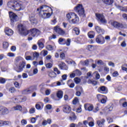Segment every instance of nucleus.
Here are the masks:
<instances>
[{"label": "nucleus", "instance_id": "nucleus-9", "mask_svg": "<svg viewBox=\"0 0 127 127\" xmlns=\"http://www.w3.org/2000/svg\"><path fill=\"white\" fill-rule=\"evenodd\" d=\"M54 30L60 34V35H64L65 34V31L63 30L59 26L54 27Z\"/></svg>", "mask_w": 127, "mask_h": 127}, {"label": "nucleus", "instance_id": "nucleus-42", "mask_svg": "<svg viewBox=\"0 0 127 127\" xmlns=\"http://www.w3.org/2000/svg\"><path fill=\"white\" fill-rule=\"evenodd\" d=\"M74 80L75 84H79V83L81 82V79H80L79 77L74 78Z\"/></svg>", "mask_w": 127, "mask_h": 127}, {"label": "nucleus", "instance_id": "nucleus-16", "mask_svg": "<svg viewBox=\"0 0 127 127\" xmlns=\"http://www.w3.org/2000/svg\"><path fill=\"white\" fill-rule=\"evenodd\" d=\"M75 89L77 90L75 95L77 96V97H80L81 95V92H83V88L80 86H76Z\"/></svg>", "mask_w": 127, "mask_h": 127}, {"label": "nucleus", "instance_id": "nucleus-28", "mask_svg": "<svg viewBox=\"0 0 127 127\" xmlns=\"http://www.w3.org/2000/svg\"><path fill=\"white\" fill-rule=\"evenodd\" d=\"M42 40H43V39L40 40L37 42L39 48H41V49L44 47V44L42 43Z\"/></svg>", "mask_w": 127, "mask_h": 127}, {"label": "nucleus", "instance_id": "nucleus-27", "mask_svg": "<svg viewBox=\"0 0 127 127\" xmlns=\"http://www.w3.org/2000/svg\"><path fill=\"white\" fill-rule=\"evenodd\" d=\"M29 20L31 23H35L36 22V19H35V18L34 17V15H32L29 16Z\"/></svg>", "mask_w": 127, "mask_h": 127}, {"label": "nucleus", "instance_id": "nucleus-12", "mask_svg": "<svg viewBox=\"0 0 127 127\" xmlns=\"http://www.w3.org/2000/svg\"><path fill=\"white\" fill-rule=\"evenodd\" d=\"M33 91H34V87H33V86H31L29 88L23 90L22 92V94H23V95L30 94V93H32Z\"/></svg>", "mask_w": 127, "mask_h": 127}, {"label": "nucleus", "instance_id": "nucleus-14", "mask_svg": "<svg viewBox=\"0 0 127 127\" xmlns=\"http://www.w3.org/2000/svg\"><path fill=\"white\" fill-rule=\"evenodd\" d=\"M63 111L64 113H65V114H69V113L71 112V109L70 106L68 105H63Z\"/></svg>", "mask_w": 127, "mask_h": 127}, {"label": "nucleus", "instance_id": "nucleus-62", "mask_svg": "<svg viewBox=\"0 0 127 127\" xmlns=\"http://www.w3.org/2000/svg\"><path fill=\"white\" fill-rule=\"evenodd\" d=\"M88 126L91 127H94V126H95V123H94V122H90L89 123Z\"/></svg>", "mask_w": 127, "mask_h": 127}, {"label": "nucleus", "instance_id": "nucleus-48", "mask_svg": "<svg viewBox=\"0 0 127 127\" xmlns=\"http://www.w3.org/2000/svg\"><path fill=\"white\" fill-rule=\"evenodd\" d=\"M6 81L5 78L0 77V83H1V84H4Z\"/></svg>", "mask_w": 127, "mask_h": 127}, {"label": "nucleus", "instance_id": "nucleus-17", "mask_svg": "<svg viewBox=\"0 0 127 127\" xmlns=\"http://www.w3.org/2000/svg\"><path fill=\"white\" fill-rule=\"evenodd\" d=\"M4 32L8 36H10L13 34V31L8 28H6L4 29Z\"/></svg>", "mask_w": 127, "mask_h": 127}, {"label": "nucleus", "instance_id": "nucleus-52", "mask_svg": "<svg viewBox=\"0 0 127 127\" xmlns=\"http://www.w3.org/2000/svg\"><path fill=\"white\" fill-rule=\"evenodd\" d=\"M46 108L47 110H51L52 109V105L48 104L46 106Z\"/></svg>", "mask_w": 127, "mask_h": 127}, {"label": "nucleus", "instance_id": "nucleus-25", "mask_svg": "<svg viewBox=\"0 0 127 127\" xmlns=\"http://www.w3.org/2000/svg\"><path fill=\"white\" fill-rule=\"evenodd\" d=\"M63 91H59L57 93V97L59 99H62L63 98Z\"/></svg>", "mask_w": 127, "mask_h": 127}, {"label": "nucleus", "instance_id": "nucleus-4", "mask_svg": "<svg viewBox=\"0 0 127 127\" xmlns=\"http://www.w3.org/2000/svg\"><path fill=\"white\" fill-rule=\"evenodd\" d=\"M111 24L112 26H114V27L115 28H117V29H123V28L127 27L126 24H124L122 23L118 22L117 21L112 22Z\"/></svg>", "mask_w": 127, "mask_h": 127}, {"label": "nucleus", "instance_id": "nucleus-24", "mask_svg": "<svg viewBox=\"0 0 127 127\" xmlns=\"http://www.w3.org/2000/svg\"><path fill=\"white\" fill-rule=\"evenodd\" d=\"M107 112L110 113L114 109V104L111 103L107 107Z\"/></svg>", "mask_w": 127, "mask_h": 127}, {"label": "nucleus", "instance_id": "nucleus-45", "mask_svg": "<svg viewBox=\"0 0 127 127\" xmlns=\"http://www.w3.org/2000/svg\"><path fill=\"white\" fill-rule=\"evenodd\" d=\"M14 86L15 87V88H17V89H19L20 88V85H19V83L16 81L14 83Z\"/></svg>", "mask_w": 127, "mask_h": 127}, {"label": "nucleus", "instance_id": "nucleus-11", "mask_svg": "<svg viewBox=\"0 0 127 127\" xmlns=\"http://www.w3.org/2000/svg\"><path fill=\"white\" fill-rule=\"evenodd\" d=\"M9 18L11 22H15L17 20V15L12 12L9 13Z\"/></svg>", "mask_w": 127, "mask_h": 127}, {"label": "nucleus", "instance_id": "nucleus-13", "mask_svg": "<svg viewBox=\"0 0 127 127\" xmlns=\"http://www.w3.org/2000/svg\"><path fill=\"white\" fill-rule=\"evenodd\" d=\"M96 42L98 44H104L105 43V38L102 36H98L96 39Z\"/></svg>", "mask_w": 127, "mask_h": 127}, {"label": "nucleus", "instance_id": "nucleus-39", "mask_svg": "<svg viewBox=\"0 0 127 127\" xmlns=\"http://www.w3.org/2000/svg\"><path fill=\"white\" fill-rule=\"evenodd\" d=\"M64 42L65 43H64V44H66V46H70V44H71V39H67L66 41L65 40Z\"/></svg>", "mask_w": 127, "mask_h": 127}, {"label": "nucleus", "instance_id": "nucleus-32", "mask_svg": "<svg viewBox=\"0 0 127 127\" xmlns=\"http://www.w3.org/2000/svg\"><path fill=\"white\" fill-rule=\"evenodd\" d=\"M22 107L20 105H17L12 108L13 111H21Z\"/></svg>", "mask_w": 127, "mask_h": 127}, {"label": "nucleus", "instance_id": "nucleus-31", "mask_svg": "<svg viewBox=\"0 0 127 127\" xmlns=\"http://www.w3.org/2000/svg\"><path fill=\"white\" fill-rule=\"evenodd\" d=\"M88 84H91L92 85H93L94 86H96L98 84V82L97 81L89 79L88 81Z\"/></svg>", "mask_w": 127, "mask_h": 127}, {"label": "nucleus", "instance_id": "nucleus-56", "mask_svg": "<svg viewBox=\"0 0 127 127\" xmlns=\"http://www.w3.org/2000/svg\"><path fill=\"white\" fill-rule=\"evenodd\" d=\"M22 77L23 79H26L28 77V75H27V74L26 73H23L22 74Z\"/></svg>", "mask_w": 127, "mask_h": 127}, {"label": "nucleus", "instance_id": "nucleus-2", "mask_svg": "<svg viewBox=\"0 0 127 127\" xmlns=\"http://www.w3.org/2000/svg\"><path fill=\"white\" fill-rule=\"evenodd\" d=\"M7 5L9 8H11L14 10H17L19 11V10H23L25 8L23 5L17 1H10L7 3Z\"/></svg>", "mask_w": 127, "mask_h": 127}, {"label": "nucleus", "instance_id": "nucleus-6", "mask_svg": "<svg viewBox=\"0 0 127 127\" xmlns=\"http://www.w3.org/2000/svg\"><path fill=\"white\" fill-rule=\"evenodd\" d=\"M75 10L78 13L80 16H84L85 15V10L82 4H78L75 8Z\"/></svg>", "mask_w": 127, "mask_h": 127}, {"label": "nucleus", "instance_id": "nucleus-49", "mask_svg": "<svg viewBox=\"0 0 127 127\" xmlns=\"http://www.w3.org/2000/svg\"><path fill=\"white\" fill-rule=\"evenodd\" d=\"M21 123L22 126H25V125L27 124V121L24 119L22 120Z\"/></svg>", "mask_w": 127, "mask_h": 127}, {"label": "nucleus", "instance_id": "nucleus-19", "mask_svg": "<svg viewBox=\"0 0 127 127\" xmlns=\"http://www.w3.org/2000/svg\"><path fill=\"white\" fill-rule=\"evenodd\" d=\"M59 66L62 70H68V66L64 63H61Z\"/></svg>", "mask_w": 127, "mask_h": 127}, {"label": "nucleus", "instance_id": "nucleus-38", "mask_svg": "<svg viewBox=\"0 0 127 127\" xmlns=\"http://www.w3.org/2000/svg\"><path fill=\"white\" fill-rule=\"evenodd\" d=\"M9 44L7 42H3V48L4 49H7L8 48Z\"/></svg>", "mask_w": 127, "mask_h": 127}, {"label": "nucleus", "instance_id": "nucleus-7", "mask_svg": "<svg viewBox=\"0 0 127 127\" xmlns=\"http://www.w3.org/2000/svg\"><path fill=\"white\" fill-rule=\"evenodd\" d=\"M25 67V62H20L16 64V71L18 73H20L23 71V68Z\"/></svg>", "mask_w": 127, "mask_h": 127}, {"label": "nucleus", "instance_id": "nucleus-43", "mask_svg": "<svg viewBox=\"0 0 127 127\" xmlns=\"http://www.w3.org/2000/svg\"><path fill=\"white\" fill-rule=\"evenodd\" d=\"M105 96L101 94H98L97 95V99L98 101H101L102 99H103V98H104Z\"/></svg>", "mask_w": 127, "mask_h": 127}, {"label": "nucleus", "instance_id": "nucleus-18", "mask_svg": "<svg viewBox=\"0 0 127 127\" xmlns=\"http://www.w3.org/2000/svg\"><path fill=\"white\" fill-rule=\"evenodd\" d=\"M84 108L86 111H89V112H91V111H93V109H94V106L93 105H90L88 104H85L84 105Z\"/></svg>", "mask_w": 127, "mask_h": 127}, {"label": "nucleus", "instance_id": "nucleus-58", "mask_svg": "<svg viewBox=\"0 0 127 127\" xmlns=\"http://www.w3.org/2000/svg\"><path fill=\"white\" fill-rule=\"evenodd\" d=\"M7 56H8L9 57H14L15 55L14 54L12 53H8L7 54Z\"/></svg>", "mask_w": 127, "mask_h": 127}, {"label": "nucleus", "instance_id": "nucleus-26", "mask_svg": "<svg viewBox=\"0 0 127 127\" xmlns=\"http://www.w3.org/2000/svg\"><path fill=\"white\" fill-rule=\"evenodd\" d=\"M79 64L82 65V66H88L89 65V60H86L84 62L81 61L80 62Z\"/></svg>", "mask_w": 127, "mask_h": 127}, {"label": "nucleus", "instance_id": "nucleus-60", "mask_svg": "<svg viewBox=\"0 0 127 127\" xmlns=\"http://www.w3.org/2000/svg\"><path fill=\"white\" fill-rule=\"evenodd\" d=\"M122 16L125 20L127 21V14L124 13V14H123Z\"/></svg>", "mask_w": 127, "mask_h": 127}, {"label": "nucleus", "instance_id": "nucleus-10", "mask_svg": "<svg viewBox=\"0 0 127 127\" xmlns=\"http://www.w3.org/2000/svg\"><path fill=\"white\" fill-rule=\"evenodd\" d=\"M39 15L42 18H49L51 16V14L49 12L39 11Z\"/></svg>", "mask_w": 127, "mask_h": 127}, {"label": "nucleus", "instance_id": "nucleus-53", "mask_svg": "<svg viewBox=\"0 0 127 127\" xmlns=\"http://www.w3.org/2000/svg\"><path fill=\"white\" fill-rule=\"evenodd\" d=\"M33 56L35 58H37V57H39V54L36 52H35L33 54Z\"/></svg>", "mask_w": 127, "mask_h": 127}, {"label": "nucleus", "instance_id": "nucleus-34", "mask_svg": "<svg viewBox=\"0 0 127 127\" xmlns=\"http://www.w3.org/2000/svg\"><path fill=\"white\" fill-rule=\"evenodd\" d=\"M73 73L75 74V76H81L82 72L79 69H76L73 71Z\"/></svg>", "mask_w": 127, "mask_h": 127}, {"label": "nucleus", "instance_id": "nucleus-50", "mask_svg": "<svg viewBox=\"0 0 127 127\" xmlns=\"http://www.w3.org/2000/svg\"><path fill=\"white\" fill-rule=\"evenodd\" d=\"M26 60L27 61H29L31 60H32V57L30 56H27L26 57H25Z\"/></svg>", "mask_w": 127, "mask_h": 127}, {"label": "nucleus", "instance_id": "nucleus-29", "mask_svg": "<svg viewBox=\"0 0 127 127\" xmlns=\"http://www.w3.org/2000/svg\"><path fill=\"white\" fill-rule=\"evenodd\" d=\"M49 77L53 79V78H56L57 74L54 71H51L49 74Z\"/></svg>", "mask_w": 127, "mask_h": 127}, {"label": "nucleus", "instance_id": "nucleus-46", "mask_svg": "<svg viewBox=\"0 0 127 127\" xmlns=\"http://www.w3.org/2000/svg\"><path fill=\"white\" fill-rule=\"evenodd\" d=\"M9 125H10V122H9V121H3V126L7 127V126H9Z\"/></svg>", "mask_w": 127, "mask_h": 127}, {"label": "nucleus", "instance_id": "nucleus-47", "mask_svg": "<svg viewBox=\"0 0 127 127\" xmlns=\"http://www.w3.org/2000/svg\"><path fill=\"white\" fill-rule=\"evenodd\" d=\"M29 113V114H34L35 113V108H31L30 109Z\"/></svg>", "mask_w": 127, "mask_h": 127}, {"label": "nucleus", "instance_id": "nucleus-20", "mask_svg": "<svg viewBox=\"0 0 127 127\" xmlns=\"http://www.w3.org/2000/svg\"><path fill=\"white\" fill-rule=\"evenodd\" d=\"M105 123H106V120L105 119H102L100 120H98L97 122V124L98 127H102L103 126L105 125Z\"/></svg>", "mask_w": 127, "mask_h": 127}, {"label": "nucleus", "instance_id": "nucleus-64", "mask_svg": "<svg viewBox=\"0 0 127 127\" xmlns=\"http://www.w3.org/2000/svg\"><path fill=\"white\" fill-rule=\"evenodd\" d=\"M54 71H55V72H56L57 74H60L61 73L60 70H59L57 67L55 68L54 69Z\"/></svg>", "mask_w": 127, "mask_h": 127}, {"label": "nucleus", "instance_id": "nucleus-35", "mask_svg": "<svg viewBox=\"0 0 127 127\" xmlns=\"http://www.w3.org/2000/svg\"><path fill=\"white\" fill-rule=\"evenodd\" d=\"M41 105H43L42 103L39 102L35 105V108L37 110H41Z\"/></svg>", "mask_w": 127, "mask_h": 127}, {"label": "nucleus", "instance_id": "nucleus-33", "mask_svg": "<svg viewBox=\"0 0 127 127\" xmlns=\"http://www.w3.org/2000/svg\"><path fill=\"white\" fill-rule=\"evenodd\" d=\"M88 36L89 38H94V37H95V32L94 31L89 32L88 33Z\"/></svg>", "mask_w": 127, "mask_h": 127}, {"label": "nucleus", "instance_id": "nucleus-44", "mask_svg": "<svg viewBox=\"0 0 127 127\" xmlns=\"http://www.w3.org/2000/svg\"><path fill=\"white\" fill-rule=\"evenodd\" d=\"M100 101L102 104H106L107 103V96H105Z\"/></svg>", "mask_w": 127, "mask_h": 127}, {"label": "nucleus", "instance_id": "nucleus-59", "mask_svg": "<svg viewBox=\"0 0 127 127\" xmlns=\"http://www.w3.org/2000/svg\"><path fill=\"white\" fill-rule=\"evenodd\" d=\"M122 16L125 20L127 21V14L124 13V14H123Z\"/></svg>", "mask_w": 127, "mask_h": 127}, {"label": "nucleus", "instance_id": "nucleus-3", "mask_svg": "<svg viewBox=\"0 0 127 127\" xmlns=\"http://www.w3.org/2000/svg\"><path fill=\"white\" fill-rule=\"evenodd\" d=\"M66 18L69 23L77 24L79 22V17L74 12L67 13L66 14Z\"/></svg>", "mask_w": 127, "mask_h": 127}, {"label": "nucleus", "instance_id": "nucleus-36", "mask_svg": "<svg viewBox=\"0 0 127 127\" xmlns=\"http://www.w3.org/2000/svg\"><path fill=\"white\" fill-rule=\"evenodd\" d=\"M46 49L49 51H52V50H54V47L52 45H48L46 47Z\"/></svg>", "mask_w": 127, "mask_h": 127}, {"label": "nucleus", "instance_id": "nucleus-5", "mask_svg": "<svg viewBox=\"0 0 127 127\" xmlns=\"http://www.w3.org/2000/svg\"><path fill=\"white\" fill-rule=\"evenodd\" d=\"M95 16L98 22H101L103 24H107V20L105 18V16L103 14L95 13Z\"/></svg>", "mask_w": 127, "mask_h": 127}, {"label": "nucleus", "instance_id": "nucleus-51", "mask_svg": "<svg viewBox=\"0 0 127 127\" xmlns=\"http://www.w3.org/2000/svg\"><path fill=\"white\" fill-rule=\"evenodd\" d=\"M94 73L96 74V76H95L96 78L97 79H100V74H99V73H98V71L94 72Z\"/></svg>", "mask_w": 127, "mask_h": 127}, {"label": "nucleus", "instance_id": "nucleus-30", "mask_svg": "<svg viewBox=\"0 0 127 127\" xmlns=\"http://www.w3.org/2000/svg\"><path fill=\"white\" fill-rule=\"evenodd\" d=\"M72 82V80H68L67 81V85L69 87V88H73L75 87V84L74 83H71Z\"/></svg>", "mask_w": 127, "mask_h": 127}, {"label": "nucleus", "instance_id": "nucleus-23", "mask_svg": "<svg viewBox=\"0 0 127 127\" xmlns=\"http://www.w3.org/2000/svg\"><path fill=\"white\" fill-rule=\"evenodd\" d=\"M102 1L107 5H112L114 2V0H102Z\"/></svg>", "mask_w": 127, "mask_h": 127}, {"label": "nucleus", "instance_id": "nucleus-54", "mask_svg": "<svg viewBox=\"0 0 127 127\" xmlns=\"http://www.w3.org/2000/svg\"><path fill=\"white\" fill-rule=\"evenodd\" d=\"M119 72L117 71H114L113 73V77H118Z\"/></svg>", "mask_w": 127, "mask_h": 127}, {"label": "nucleus", "instance_id": "nucleus-21", "mask_svg": "<svg viewBox=\"0 0 127 127\" xmlns=\"http://www.w3.org/2000/svg\"><path fill=\"white\" fill-rule=\"evenodd\" d=\"M95 28L97 33H101V34H104L105 30L101 28V27H100L99 26H95Z\"/></svg>", "mask_w": 127, "mask_h": 127}, {"label": "nucleus", "instance_id": "nucleus-1", "mask_svg": "<svg viewBox=\"0 0 127 127\" xmlns=\"http://www.w3.org/2000/svg\"><path fill=\"white\" fill-rule=\"evenodd\" d=\"M18 29L20 34L24 35L25 36L27 35L28 33H30L33 37L38 36L40 34V31L39 30L36 28H33L28 31L26 29V27L21 24L18 25Z\"/></svg>", "mask_w": 127, "mask_h": 127}, {"label": "nucleus", "instance_id": "nucleus-55", "mask_svg": "<svg viewBox=\"0 0 127 127\" xmlns=\"http://www.w3.org/2000/svg\"><path fill=\"white\" fill-rule=\"evenodd\" d=\"M9 91L10 92V93H14L15 91V88L14 87H11L9 89Z\"/></svg>", "mask_w": 127, "mask_h": 127}, {"label": "nucleus", "instance_id": "nucleus-37", "mask_svg": "<svg viewBox=\"0 0 127 127\" xmlns=\"http://www.w3.org/2000/svg\"><path fill=\"white\" fill-rule=\"evenodd\" d=\"M118 8L122 10V11H125V12H127V7H123L122 6H119Z\"/></svg>", "mask_w": 127, "mask_h": 127}, {"label": "nucleus", "instance_id": "nucleus-8", "mask_svg": "<svg viewBox=\"0 0 127 127\" xmlns=\"http://www.w3.org/2000/svg\"><path fill=\"white\" fill-rule=\"evenodd\" d=\"M37 11H42L43 12H49V11L52 12V8L48 7L46 5L41 6L39 8H37Z\"/></svg>", "mask_w": 127, "mask_h": 127}, {"label": "nucleus", "instance_id": "nucleus-63", "mask_svg": "<svg viewBox=\"0 0 127 127\" xmlns=\"http://www.w3.org/2000/svg\"><path fill=\"white\" fill-rule=\"evenodd\" d=\"M108 65H109V66H112L113 67H115V63H114L112 62H109L108 63Z\"/></svg>", "mask_w": 127, "mask_h": 127}, {"label": "nucleus", "instance_id": "nucleus-57", "mask_svg": "<svg viewBox=\"0 0 127 127\" xmlns=\"http://www.w3.org/2000/svg\"><path fill=\"white\" fill-rule=\"evenodd\" d=\"M46 67H47V68H52V64L51 63H48V64H46Z\"/></svg>", "mask_w": 127, "mask_h": 127}, {"label": "nucleus", "instance_id": "nucleus-15", "mask_svg": "<svg viewBox=\"0 0 127 127\" xmlns=\"http://www.w3.org/2000/svg\"><path fill=\"white\" fill-rule=\"evenodd\" d=\"M98 91L102 94H107L108 93V88L105 86H102L99 87Z\"/></svg>", "mask_w": 127, "mask_h": 127}, {"label": "nucleus", "instance_id": "nucleus-40", "mask_svg": "<svg viewBox=\"0 0 127 127\" xmlns=\"http://www.w3.org/2000/svg\"><path fill=\"white\" fill-rule=\"evenodd\" d=\"M73 31L75 32L76 35H79L80 34V29L77 27H75L73 29Z\"/></svg>", "mask_w": 127, "mask_h": 127}, {"label": "nucleus", "instance_id": "nucleus-61", "mask_svg": "<svg viewBox=\"0 0 127 127\" xmlns=\"http://www.w3.org/2000/svg\"><path fill=\"white\" fill-rule=\"evenodd\" d=\"M42 52H43V56H46L47 54H48V51L46 50H43Z\"/></svg>", "mask_w": 127, "mask_h": 127}, {"label": "nucleus", "instance_id": "nucleus-41", "mask_svg": "<svg viewBox=\"0 0 127 127\" xmlns=\"http://www.w3.org/2000/svg\"><path fill=\"white\" fill-rule=\"evenodd\" d=\"M72 103L73 105H76V104H78L79 103V98L78 97H75L73 99Z\"/></svg>", "mask_w": 127, "mask_h": 127}, {"label": "nucleus", "instance_id": "nucleus-22", "mask_svg": "<svg viewBox=\"0 0 127 127\" xmlns=\"http://www.w3.org/2000/svg\"><path fill=\"white\" fill-rule=\"evenodd\" d=\"M8 110L6 109V108L3 107V106H0V114H5L6 113H8Z\"/></svg>", "mask_w": 127, "mask_h": 127}]
</instances>
